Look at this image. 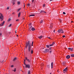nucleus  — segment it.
Instances as JSON below:
<instances>
[{
  "label": "nucleus",
  "instance_id": "obj_45",
  "mask_svg": "<svg viewBox=\"0 0 74 74\" xmlns=\"http://www.w3.org/2000/svg\"><path fill=\"white\" fill-rule=\"evenodd\" d=\"M40 13H42V11H41L40 12Z\"/></svg>",
  "mask_w": 74,
  "mask_h": 74
},
{
  "label": "nucleus",
  "instance_id": "obj_55",
  "mask_svg": "<svg viewBox=\"0 0 74 74\" xmlns=\"http://www.w3.org/2000/svg\"><path fill=\"white\" fill-rule=\"evenodd\" d=\"M24 5V7H25V4Z\"/></svg>",
  "mask_w": 74,
  "mask_h": 74
},
{
  "label": "nucleus",
  "instance_id": "obj_33",
  "mask_svg": "<svg viewBox=\"0 0 74 74\" xmlns=\"http://www.w3.org/2000/svg\"><path fill=\"white\" fill-rule=\"evenodd\" d=\"M59 21H60V22L61 23H62V21L61 20V19H60Z\"/></svg>",
  "mask_w": 74,
  "mask_h": 74
},
{
  "label": "nucleus",
  "instance_id": "obj_32",
  "mask_svg": "<svg viewBox=\"0 0 74 74\" xmlns=\"http://www.w3.org/2000/svg\"><path fill=\"white\" fill-rule=\"evenodd\" d=\"M49 45V47H50V46H52L53 45L52 44H51V45Z\"/></svg>",
  "mask_w": 74,
  "mask_h": 74
},
{
  "label": "nucleus",
  "instance_id": "obj_38",
  "mask_svg": "<svg viewBox=\"0 0 74 74\" xmlns=\"http://www.w3.org/2000/svg\"><path fill=\"white\" fill-rule=\"evenodd\" d=\"M42 13H44V11L43 10H42Z\"/></svg>",
  "mask_w": 74,
  "mask_h": 74
},
{
  "label": "nucleus",
  "instance_id": "obj_3",
  "mask_svg": "<svg viewBox=\"0 0 74 74\" xmlns=\"http://www.w3.org/2000/svg\"><path fill=\"white\" fill-rule=\"evenodd\" d=\"M42 51L43 52H44L45 53L46 52H48L49 51V49H46L44 51V50L42 49Z\"/></svg>",
  "mask_w": 74,
  "mask_h": 74
},
{
  "label": "nucleus",
  "instance_id": "obj_48",
  "mask_svg": "<svg viewBox=\"0 0 74 74\" xmlns=\"http://www.w3.org/2000/svg\"><path fill=\"white\" fill-rule=\"evenodd\" d=\"M50 53L52 52V51H50Z\"/></svg>",
  "mask_w": 74,
  "mask_h": 74
},
{
  "label": "nucleus",
  "instance_id": "obj_35",
  "mask_svg": "<svg viewBox=\"0 0 74 74\" xmlns=\"http://www.w3.org/2000/svg\"><path fill=\"white\" fill-rule=\"evenodd\" d=\"M20 10H21V8H19V9L18 10V11H20Z\"/></svg>",
  "mask_w": 74,
  "mask_h": 74
},
{
  "label": "nucleus",
  "instance_id": "obj_43",
  "mask_svg": "<svg viewBox=\"0 0 74 74\" xmlns=\"http://www.w3.org/2000/svg\"><path fill=\"white\" fill-rule=\"evenodd\" d=\"M1 35H2V34L0 33V36H1Z\"/></svg>",
  "mask_w": 74,
  "mask_h": 74
},
{
  "label": "nucleus",
  "instance_id": "obj_4",
  "mask_svg": "<svg viewBox=\"0 0 74 74\" xmlns=\"http://www.w3.org/2000/svg\"><path fill=\"white\" fill-rule=\"evenodd\" d=\"M25 68H28V69H30V64H27L25 65Z\"/></svg>",
  "mask_w": 74,
  "mask_h": 74
},
{
  "label": "nucleus",
  "instance_id": "obj_10",
  "mask_svg": "<svg viewBox=\"0 0 74 74\" xmlns=\"http://www.w3.org/2000/svg\"><path fill=\"white\" fill-rule=\"evenodd\" d=\"M70 58V56L69 55H68L66 56V58L68 59H69Z\"/></svg>",
  "mask_w": 74,
  "mask_h": 74
},
{
  "label": "nucleus",
  "instance_id": "obj_59",
  "mask_svg": "<svg viewBox=\"0 0 74 74\" xmlns=\"http://www.w3.org/2000/svg\"><path fill=\"white\" fill-rule=\"evenodd\" d=\"M73 21H71V23H73Z\"/></svg>",
  "mask_w": 74,
  "mask_h": 74
},
{
  "label": "nucleus",
  "instance_id": "obj_42",
  "mask_svg": "<svg viewBox=\"0 0 74 74\" xmlns=\"http://www.w3.org/2000/svg\"><path fill=\"white\" fill-rule=\"evenodd\" d=\"M16 21H19V19L16 20Z\"/></svg>",
  "mask_w": 74,
  "mask_h": 74
},
{
  "label": "nucleus",
  "instance_id": "obj_19",
  "mask_svg": "<svg viewBox=\"0 0 74 74\" xmlns=\"http://www.w3.org/2000/svg\"><path fill=\"white\" fill-rule=\"evenodd\" d=\"M46 47H47V48H49V47H50V46H49V45H46Z\"/></svg>",
  "mask_w": 74,
  "mask_h": 74
},
{
  "label": "nucleus",
  "instance_id": "obj_44",
  "mask_svg": "<svg viewBox=\"0 0 74 74\" xmlns=\"http://www.w3.org/2000/svg\"><path fill=\"white\" fill-rule=\"evenodd\" d=\"M15 32L16 33V32H17V31L16 30V31H15Z\"/></svg>",
  "mask_w": 74,
  "mask_h": 74
},
{
  "label": "nucleus",
  "instance_id": "obj_58",
  "mask_svg": "<svg viewBox=\"0 0 74 74\" xmlns=\"http://www.w3.org/2000/svg\"><path fill=\"white\" fill-rule=\"evenodd\" d=\"M50 49L51 50V48H50Z\"/></svg>",
  "mask_w": 74,
  "mask_h": 74
},
{
  "label": "nucleus",
  "instance_id": "obj_27",
  "mask_svg": "<svg viewBox=\"0 0 74 74\" xmlns=\"http://www.w3.org/2000/svg\"><path fill=\"white\" fill-rule=\"evenodd\" d=\"M11 24H10L8 26V27H11Z\"/></svg>",
  "mask_w": 74,
  "mask_h": 74
},
{
  "label": "nucleus",
  "instance_id": "obj_30",
  "mask_svg": "<svg viewBox=\"0 0 74 74\" xmlns=\"http://www.w3.org/2000/svg\"><path fill=\"white\" fill-rule=\"evenodd\" d=\"M26 63V62H24V64H25V66H26V65L27 64H26V63Z\"/></svg>",
  "mask_w": 74,
  "mask_h": 74
},
{
  "label": "nucleus",
  "instance_id": "obj_54",
  "mask_svg": "<svg viewBox=\"0 0 74 74\" xmlns=\"http://www.w3.org/2000/svg\"><path fill=\"white\" fill-rule=\"evenodd\" d=\"M33 44V42H32V44Z\"/></svg>",
  "mask_w": 74,
  "mask_h": 74
},
{
  "label": "nucleus",
  "instance_id": "obj_22",
  "mask_svg": "<svg viewBox=\"0 0 74 74\" xmlns=\"http://www.w3.org/2000/svg\"><path fill=\"white\" fill-rule=\"evenodd\" d=\"M58 32L59 33H60V29H59V30L58 31Z\"/></svg>",
  "mask_w": 74,
  "mask_h": 74
},
{
  "label": "nucleus",
  "instance_id": "obj_1",
  "mask_svg": "<svg viewBox=\"0 0 74 74\" xmlns=\"http://www.w3.org/2000/svg\"><path fill=\"white\" fill-rule=\"evenodd\" d=\"M26 48L27 49L28 47V52L29 53H32L33 54V49L31 48V43L30 41H28L27 43L26 42Z\"/></svg>",
  "mask_w": 74,
  "mask_h": 74
},
{
  "label": "nucleus",
  "instance_id": "obj_8",
  "mask_svg": "<svg viewBox=\"0 0 74 74\" xmlns=\"http://www.w3.org/2000/svg\"><path fill=\"white\" fill-rule=\"evenodd\" d=\"M67 69H68V68L66 67L65 69H64L63 70L64 71L66 72V71H67Z\"/></svg>",
  "mask_w": 74,
  "mask_h": 74
},
{
  "label": "nucleus",
  "instance_id": "obj_5",
  "mask_svg": "<svg viewBox=\"0 0 74 74\" xmlns=\"http://www.w3.org/2000/svg\"><path fill=\"white\" fill-rule=\"evenodd\" d=\"M4 18L3 17V15L2 14H1V16H0V19L1 21H2L3 20Z\"/></svg>",
  "mask_w": 74,
  "mask_h": 74
},
{
  "label": "nucleus",
  "instance_id": "obj_20",
  "mask_svg": "<svg viewBox=\"0 0 74 74\" xmlns=\"http://www.w3.org/2000/svg\"><path fill=\"white\" fill-rule=\"evenodd\" d=\"M27 60V61H28V62H29V63H30V61L29 59H28V60Z\"/></svg>",
  "mask_w": 74,
  "mask_h": 74
},
{
  "label": "nucleus",
  "instance_id": "obj_11",
  "mask_svg": "<svg viewBox=\"0 0 74 74\" xmlns=\"http://www.w3.org/2000/svg\"><path fill=\"white\" fill-rule=\"evenodd\" d=\"M53 62H52L51 63V69H52L53 68Z\"/></svg>",
  "mask_w": 74,
  "mask_h": 74
},
{
  "label": "nucleus",
  "instance_id": "obj_28",
  "mask_svg": "<svg viewBox=\"0 0 74 74\" xmlns=\"http://www.w3.org/2000/svg\"><path fill=\"white\" fill-rule=\"evenodd\" d=\"M45 4H44L43 5V7H45Z\"/></svg>",
  "mask_w": 74,
  "mask_h": 74
},
{
  "label": "nucleus",
  "instance_id": "obj_13",
  "mask_svg": "<svg viewBox=\"0 0 74 74\" xmlns=\"http://www.w3.org/2000/svg\"><path fill=\"white\" fill-rule=\"evenodd\" d=\"M68 49L69 50H71L72 51H73V48H68Z\"/></svg>",
  "mask_w": 74,
  "mask_h": 74
},
{
  "label": "nucleus",
  "instance_id": "obj_40",
  "mask_svg": "<svg viewBox=\"0 0 74 74\" xmlns=\"http://www.w3.org/2000/svg\"><path fill=\"white\" fill-rule=\"evenodd\" d=\"M28 6H30V4H28Z\"/></svg>",
  "mask_w": 74,
  "mask_h": 74
},
{
  "label": "nucleus",
  "instance_id": "obj_39",
  "mask_svg": "<svg viewBox=\"0 0 74 74\" xmlns=\"http://www.w3.org/2000/svg\"><path fill=\"white\" fill-rule=\"evenodd\" d=\"M7 10H9V7H8L7 8Z\"/></svg>",
  "mask_w": 74,
  "mask_h": 74
},
{
  "label": "nucleus",
  "instance_id": "obj_9",
  "mask_svg": "<svg viewBox=\"0 0 74 74\" xmlns=\"http://www.w3.org/2000/svg\"><path fill=\"white\" fill-rule=\"evenodd\" d=\"M60 33H64V32L63 31V30L62 29H60Z\"/></svg>",
  "mask_w": 74,
  "mask_h": 74
},
{
  "label": "nucleus",
  "instance_id": "obj_47",
  "mask_svg": "<svg viewBox=\"0 0 74 74\" xmlns=\"http://www.w3.org/2000/svg\"><path fill=\"white\" fill-rule=\"evenodd\" d=\"M48 38H49V39H51V38H50V37H48Z\"/></svg>",
  "mask_w": 74,
  "mask_h": 74
},
{
  "label": "nucleus",
  "instance_id": "obj_7",
  "mask_svg": "<svg viewBox=\"0 0 74 74\" xmlns=\"http://www.w3.org/2000/svg\"><path fill=\"white\" fill-rule=\"evenodd\" d=\"M18 58L17 57H15L14 58L13 60V61L15 62L16 60H17Z\"/></svg>",
  "mask_w": 74,
  "mask_h": 74
},
{
  "label": "nucleus",
  "instance_id": "obj_57",
  "mask_svg": "<svg viewBox=\"0 0 74 74\" xmlns=\"http://www.w3.org/2000/svg\"><path fill=\"white\" fill-rule=\"evenodd\" d=\"M33 44H32V46H33Z\"/></svg>",
  "mask_w": 74,
  "mask_h": 74
},
{
  "label": "nucleus",
  "instance_id": "obj_6",
  "mask_svg": "<svg viewBox=\"0 0 74 74\" xmlns=\"http://www.w3.org/2000/svg\"><path fill=\"white\" fill-rule=\"evenodd\" d=\"M4 23H5V21H3V22L1 23L0 24V26H3V25L4 24Z\"/></svg>",
  "mask_w": 74,
  "mask_h": 74
},
{
  "label": "nucleus",
  "instance_id": "obj_41",
  "mask_svg": "<svg viewBox=\"0 0 74 74\" xmlns=\"http://www.w3.org/2000/svg\"><path fill=\"white\" fill-rule=\"evenodd\" d=\"M50 28H52V26H50Z\"/></svg>",
  "mask_w": 74,
  "mask_h": 74
},
{
  "label": "nucleus",
  "instance_id": "obj_25",
  "mask_svg": "<svg viewBox=\"0 0 74 74\" xmlns=\"http://www.w3.org/2000/svg\"><path fill=\"white\" fill-rule=\"evenodd\" d=\"M30 71H28V74H30Z\"/></svg>",
  "mask_w": 74,
  "mask_h": 74
},
{
  "label": "nucleus",
  "instance_id": "obj_23",
  "mask_svg": "<svg viewBox=\"0 0 74 74\" xmlns=\"http://www.w3.org/2000/svg\"><path fill=\"white\" fill-rule=\"evenodd\" d=\"M11 20V18H9L8 21H10Z\"/></svg>",
  "mask_w": 74,
  "mask_h": 74
},
{
  "label": "nucleus",
  "instance_id": "obj_15",
  "mask_svg": "<svg viewBox=\"0 0 74 74\" xmlns=\"http://www.w3.org/2000/svg\"><path fill=\"white\" fill-rule=\"evenodd\" d=\"M35 16V15L34 14H31L30 15V16Z\"/></svg>",
  "mask_w": 74,
  "mask_h": 74
},
{
  "label": "nucleus",
  "instance_id": "obj_60",
  "mask_svg": "<svg viewBox=\"0 0 74 74\" xmlns=\"http://www.w3.org/2000/svg\"><path fill=\"white\" fill-rule=\"evenodd\" d=\"M30 25H32V23H30Z\"/></svg>",
  "mask_w": 74,
  "mask_h": 74
},
{
  "label": "nucleus",
  "instance_id": "obj_18",
  "mask_svg": "<svg viewBox=\"0 0 74 74\" xmlns=\"http://www.w3.org/2000/svg\"><path fill=\"white\" fill-rule=\"evenodd\" d=\"M66 63V62H62L63 65H65V63Z\"/></svg>",
  "mask_w": 74,
  "mask_h": 74
},
{
  "label": "nucleus",
  "instance_id": "obj_14",
  "mask_svg": "<svg viewBox=\"0 0 74 74\" xmlns=\"http://www.w3.org/2000/svg\"><path fill=\"white\" fill-rule=\"evenodd\" d=\"M21 12H20L18 14V17H19L20 16V15H21Z\"/></svg>",
  "mask_w": 74,
  "mask_h": 74
},
{
  "label": "nucleus",
  "instance_id": "obj_49",
  "mask_svg": "<svg viewBox=\"0 0 74 74\" xmlns=\"http://www.w3.org/2000/svg\"><path fill=\"white\" fill-rule=\"evenodd\" d=\"M44 13H45V14H46V13H47V12H46L44 11Z\"/></svg>",
  "mask_w": 74,
  "mask_h": 74
},
{
  "label": "nucleus",
  "instance_id": "obj_61",
  "mask_svg": "<svg viewBox=\"0 0 74 74\" xmlns=\"http://www.w3.org/2000/svg\"><path fill=\"white\" fill-rule=\"evenodd\" d=\"M50 74H51V73H50Z\"/></svg>",
  "mask_w": 74,
  "mask_h": 74
},
{
  "label": "nucleus",
  "instance_id": "obj_2",
  "mask_svg": "<svg viewBox=\"0 0 74 74\" xmlns=\"http://www.w3.org/2000/svg\"><path fill=\"white\" fill-rule=\"evenodd\" d=\"M31 30H32V31H34V30H36L35 29V28H34L33 27H32V26H31L30 28H29V30L30 31H31Z\"/></svg>",
  "mask_w": 74,
  "mask_h": 74
},
{
  "label": "nucleus",
  "instance_id": "obj_16",
  "mask_svg": "<svg viewBox=\"0 0 74 74\" xmlns=\"http://www.w3.org/2000/svg\"><path fill=\"white\" fill-rule=\"evenodd\" d=\"M71 57H74V54H71Z\"/></svg>",
  "mask_w": 74,
  "mask_h": 74
},
{
  "label": "nucleus",
  "instance_id": "obj_53",
  "mask_svg": "<svg viewBox=\"0 0 74 74\" xmlns=\"http://www.w3.org/2000/svg\"><path fill=\"white\" fill-rule=\"evenodd\" d=\"M41 65H43V63L41 64Z\"/></svg>",
  "mask_w": 74,
  "mask_h": 74
},
{
  "label": "nucleus",
  "instance_id": "obj_34",
  "mask_svg": "<svg viewBox=\"0 0 74 74\" xmlns=\"http://www.w3.org/2000/svg\"><path fill=\"white\" fill-rule=\"evenodd\" d=\"M63 14H64V15H65L66 13H65V12H63Z\"/></svg>",
  "mask_w": 74,
  "mask_h": 74
},
{
  "label": "nucleus",
  "instance_id": "obj_24",
  "mask_svg": "<svg viewBox=\"0 0 74 74\" xmlns=\"http://www.w3.org/2000/svg\"><path fill=\"white\" fill-rule=\"evenodd\" d=\"M14 70H12V71H14V72H15V71H16V69L15 68Z\"/></svg>",
  "mask_w": 74,
  "mask_h": 74
},
{
  "label": "nucleus",
  "instance_id": "obj_37",
  "mask_svg": "<svg viewBox=\"0 0 74 74\" xmlns=\"http://www.w3.org/2000/svg\"><path fill=\"white\" fill-rule=\"evenodd\" d=\"M14 67V65H12L11 66V67Z\"/></svg>",
  "mask_w": 74,
  "mask_h": 74
},
{
  "label": "nucleus",
  "instance_id": "obj_52",
  "mask_svg": "<svg viewBox=\"0 0 74 74\" xmlns=\"http://www.w3.org/2000/svg\"><path fill=\"white\" fill-rule=\"evenodd\" d=\"M32 3H33V2H34V1H33V0H32Z\"/></svg>",
  "mask_w": 74,
  "mask_h": 74
},
{
  "label": "nucleus",
  "instance_id": "obj_26",
  "mask_svg": "<svg viewBox=\"0 0 74 74\" xmlns=\"http://www.w3.org/2000/svg\"><path fill=\"white\" fill-rule=\"evenodd\" d=\"M55 44V42H53L51 44L53 45L54 44Z\"/></svg>",
  "mask_w": 74,
  "mask_h": 74
},
{
  "label": "nucleus",
  "instance_id": "obj_62",
  "mask_svg": "<svg viewBox=\"0 0 74 74\" xmlns=\"http://www.w3.org/2000/svg\"><path fill=\"white\" fill-rule=\"evenodd\" d=\"M0 63H1V61H0Z\"/></svg>",
  "mask_w": 74,
  "mask_h": 74
},
{
  "label": "nucleus",
  "instance_id": "obj_51",
  "mask_svg": "<svg viewBox=\"0 0 74 74\" xmlns=\"http://www.w3.org/2000/svg\"><path fill=\"white\" fill-rule=\"evenodd\" d=\"M55 30H54V31H53L54 33H55Z\"/></svg>",
  "mask_w": 74,
  "mask_h": 74
},
{
  "label": "nucleus",
  "instance_id": "obj_17",
  "mask_svg": "<svg viewBox=\"0 0 74 74\" xmlns=\"http://www.w3.org/2000/svg\"><path fill=\"white\" fill-rule=\"evenodd\" d=\"M43 23V20H41L40 22V23Z\"/></svg>",
  "mask_w": 74,
  "mask_h": 74
},
{
  "label": "nucleus",
  "instance_id": "obj_64",
  "mask_svg": "<svg viewBox=\"0 0 74 74\" xmlns=\"http://www.w3.org/2000/svg\"><path fill=\"white\" fill-rule=\"evenodd\" d=\"M33 0V1H34V0Z\"/></svg>",
  "mask_w": 74,
  "mask_h": 74
},
{
  "label": "nucleus",
  "instance_id": "obj_21",
  "mask_svg": "<svg viewBox=\"0 0 74 74\" xmlns=\"http://www.w3.org/2000/svg\"><path fill=\"white\" fill-rule=\"evenodd\" d=\"M47 67H48V68H49L50 67V65H47Z\"/></svg>",
  "mask_w": 74,
  "mask_h": 74
},
{
  "label": "nucleus",
  "instance_id": "obj_31",
  "mask_svg": "<svg viewBox=\"0 0 74 74\" xmlns=\"http://www.w3.org/2000/svg\"><path fill=\"white\" fill-rule=\"evenodd\" d=\"M17 4H20V1L18 2Z\"/></svg>",
  "mask_w": 74,
  "mask_h": 74
},
{
  "label": "nucleus",
  "instance_id": "obj_36",
  "mask_svg": "<svg viewBox=\"0 0 74 74\" xmlns=\"http://www.w3.org/2000/svg\"><path fill=\"white\" fill-rule=\"evenodd\" d=\"M62 37L63 38H64V37H65V36L64 35L62 36Z\"/></svg>",
  "mask_w": 74,
  "mask_h": 74
},
{
  "label": "nucleus",
  "instance_id": "obj_50",
  "mask_svg": "<svg viewBox=\"0 0 74 74\" xmlns=\"http://www.w3.org/2000/svg\"><path fill=\"white\" fill-rule=\"evenodd\" d=\"M14 4H15V3H13V5H14Z\"/></svg>",
  "mask_w": 74,
  "mask_h": 74
},
{
  "label": "nucleus",
  "instance_id": "obj_29",
  "mask_svg": "<svg viewBox=\"0 0 74 74\" xmlns=\"http://www.w3.org/2000/svg\"><path fill=\"white\" fill-rule=\"evenodd\" d=\"M25 59H26L27 60L28 59H27V57H26L25 58Z\"/></svg>",
  "mask_w": 74,
  "mask_h": 74
},
{
  "label": "nucleus",
  "instance_id": "obj_46",
  "mask_svg": "<svg viewBox=\"0 0 74 74\" xmlns=\"http://www.w3.org/2000/svg\"><path fill=\"white\" fill-rule=\"evenodd\" d=\"M24 62H26V60H24Z\"/></svg>",
  "mask_w": 74,
  "mask_h": 74
},
{
  "label": "nucleus",
  "instance_id": "obj_63",
  "mask_svg": "<svg viewBox=\"0 0 74 74\" xmlns=\"http://www.w3.org/2000/svg\"><path fill=\"white\" fill-rule=\"evenodd\" d=\"M30 25V24H29V25Z\"/></svg>",
  "mask_w": 74,
  "mask_h": 74
},
{
  "label": "nucleus",
  "instance_id": "obj_56",
  "mask_svg": "<svg viewBox=\"0 0 74 74\" xmlns=\"http://www.w3.org/2000/svg\"><path fill=\"white\" fill-rule=\"evenodd\" d=\"M16 36H17V37H18V35H17Z\"/></svg>",
  "mask_w": 74,
  "mask_h": 74
},
{
  "label": "nucleus",
  "instance_id": "obj_12",
  "mask_svg": "<svg viewBox=\"0 0 74 74\" xmlns=\"http://www.w3.org/2000/svg\"><path fill=\"white\" fill-rule=\"evenodd\" d=\"M42 37H43V36H38V38H39L40 39H41V38H42Z\"/></svg>",
  "mask_w": 74,
  "mask_h": 74
}]
</instances>
